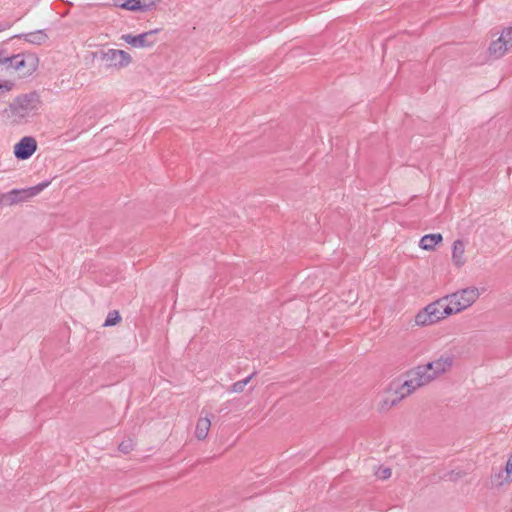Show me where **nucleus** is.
<instances>
[{"instance_id": "nucleus-21", "label": "nucleus", "mask_w": 512, "mask_h": 512, "mask_svg": "<svg viewBox=\"0 0 512 512\" xmlns=\"http://www.w3.org/2000/svg\"><path fill=\"white\" fill-rule=\"evenodd\" d=\"M121 321V316L117 310L110 311L103 324L104 327H110L118 324Z\"/></svg>"}, {"instance_id": "nucleus-12", "label": "nucleus", "mask_w": 512, "mask_h": 512, "mask_svg": "<svg viewBox=\"0 0 512 512\" xmlns=\"http://www.w3.org/2000/svg\"><path fill=\"white\" fill-rule=\"evenodd\" d=\"M453 364V356L449 354L441 355L435 361L427 363V367L432 374H435V378L440 374L446 372Z\"/></svg>"}, {"instance_id": "nucleus-15", "label": "nucleus", "mask_w": 512, "mask_h": 512, "mask_svg": "<svg viewBox=\"0 0 512 512\" xmlns=\"http://www.w3.org/2000/svg\"><path fill=\"white\" fill-rule=\"evenodd\" d=\"M440 233L424 235L419 242V246L424 250H433L435 246L442 241Z\"/></svg>"}, {"instance_id": "nucleus-10", "label": "nucleus", "mask_w": 512, "mask_h": 512, "mask_svg": "<svg viewBox=\"0 0 512 512\" xmlns=\"http://www.w3.org/2000/svg\"><path fill=\"white\" fill-rule=\"evenodd\" d=\"M37 149V142L33 137H23L14 146V155L19 160H26L30 158Z\"/></svg>"}, {"instance_id": "nucleus-6", "label": "nucleus", "mask_w": 512, "mask_h": 512, "mask_svg": "<svg viewBox=\"0 0 512 512\" xmlns=\"http://www.w3.org/2000/svg\"><path fill=\"white\" fill-rule=\"evenodd\" d=\"M512 47V26L502 30L498 39L491 42L488 47L489 55L494 59L503 57Z\"/></svg>"}, {"instance_id": "nucleus-19", "label": "nucleus", "mask_w": 512, "mask_h": 512, "mask_svg": "<svg viewBox=\"0 0 512 512\" xmlns=\"http://www.w3.org/2000/svg\"><path fill=\"white\" fill-rule=\"evenodd\" d=\"M430 311L428 312L427 308L424 307L422 310H420L416 316H415V323L418 326H427L434 324V321H432V317L430 315Z\"/></svg>"}, {"instance_id": "nucleus-2", "label": "nucleus", "mask_w": 512, "mask_h": 512, "mask_svg": "<svg viewBox=\"0 0 512 512\" xmlns=\"http://www.w3.org/2000/svg\"><path fill=\"white\" fill-rule=\"evenodd\" d=\"M39 59L34 53H19L3 57V71H15L20 77L31 76L38 68Z\"/></svg>"}, {"instance_id": "nucleus-11", "label": "nucleus", "mask_w": 512, "mask_h": 512, "mask_svg": "<svg viewBox=\"0 0 512 512\" xmlns=\"http://www.w3.org/2000/svg\"><path fill=\"white\" fill-rule=\"evenodd\" d=\"M159 29H154L148 32L141 33L133 36L131 34L122 35L121 39L133 47H151L154 45L155 40H151V36L158 33Z\"/></svg>"}, {"instance_id": "nucleus-13", "label": "nucleus", "mask_w": 512, "mask_h": 512, "mask_svg": "<svg viewBox=\"0 0 512 512\" xmlns=\"http://www.w3.org/2000/svg\"><path fill=\"white\" fill-rule=\"evenodd\" d=\"M14 38L24 39L28 43L35 44V45H41L46 42V40L48 39V36L44 30H37L35 32L18 34V35H14L13 37H11V39H14Z\"/></svg>"}, {"instance_id": "nucleus-3", "label": "nucleus", "mask_w": 512, "mask_h": 512, "mask_svg": "<svg viewBox=\"0 0 512 512\" xmlns=\"http://www.w3.org/2000/svg\"><path fill=\"white\" fill-rule=\"evenodd\" d=\"M479 291L475 287H469L445 296L454 314L470 307L478 298Z\"/></svg>"}, {"instance_id": "nucleus-25", "label": "nucleus", "mask_w": 512, "mask_h": 512, "mask_svg": "<svg viewBox=\"0 0 512 512\" xmlns=\"http://www.w3.org/2000/svg\"><path fill=\"white\" fill-rule=\"evenodd\" d=\"M391 474L392 472L390 468H380L376 473L377 477L382 480L390 478Z\"/></svg>"}, {"instance_id": "nucleus-16", "label": "nucleus", "mask_w": 512, "mask_h": 512, "mask_svg": "<svg viewBox=\"0 0 512 512\" xmlns=\"http://www.w3.org/2000/svg\"><path fill=\"white\" fill-rule=\"evenodd\" d=\"M211 420L208 417L200 418L196 425L195 436L199 440H204L209 432Z\"/></svg>"}, {"instance_id": "nucleus-5", "label": "nucleus", "mask_w": 512, "mask_h": 512, "mask_svg": "<svg viewBox=\"0 0 512 512\" xmlns=\"http://www.w3.org/2000/svg\"><path fill=\"white\" fill-rule=\"evenodd\" d=\"M50 181H44L36 186H32L24 189H13L6 193V198L8 200V205H14L20 202L28 201L29 199L37 196L40 192H42L46 187H48Z\"/></svg>"}, {"instance_id": "nucleus-7", "label": "nucleus", "mask_w": 512, "mask_h": 512, "mask_svg": "<svg viewBox=\"0 0 512 512\" xmlns=\"http://www.w3.org/2000/svg\"><path fill=\"white\" fill-rule=\"evenodd\" d=\"M408 379L410 387L419 388L430 383L435 379V374H432L427 365H419L408 372Z\"/></svg>"}, {"instance_id": "nucleus-24", "label": "nucleus", "mask_w": 512, "mask_h": 512, "mask_svg": "<svg viewBox=\"0 0 512 512\" xmlns=\"http://www.w3.org/2000/svg\"><path fill=\"white\" fill-rule=\"evenodd\" d=\"M133 446H134V445H133L132 441H131V440H128V441H123V442H121V443L119 444V446H118V449H119V451H121V452H123V453L127 454V453H129L130 451H132V450H133Z\"/></svg>"}, {"instance_id": "nucleus-28", "label": "nucleus", "mask_w": 512, "mask_h": 512, "mask_svg": "<svg viewBox=\"0 0 512 512\" xmlns=\"http://www.w3.org/2000/svg\"><path fill=\"white\" fill-rule=\"evenodd\" d=\"M6 197H7L6 193L0 194V206L1 205L9 206L8 205V200H7Z\"/></svg>"}, {"instance_id": "nucleus-22", "label": "nucleus", "mask_w": 512, "mask_h": 512, "mask_svg": "<svg viewBox=\"0 0 512 512\" xmlns=\"http://www.w3.org/2000/svg\"><path fill=\"white\" fill-rule=\"evenodd\" d=\"M14 88V83L12 81H0V98L5 96Z\"/></svg>"}, {"instance_id": "nucleus-27", "label": "nucleus", "mask_w": 512, "mask_h": 512, "mask_svg": "<svg viewBox=\"0 0 512 512\" xmlns=\"http://www.w3.org/2000/svg\"><path fill=\"white\" fill-rule=\"evenodd\" d=\"M505 472L512 476V455L509 457L506 466H505Z\"/></svg>"}, {"instance_id": "nucleus-20", "label": "nucleus", "mask_w": 512, "mask_h": 512, "mask_svg": "<svg viewBox=\"0 0 512 512\" xmlns=\"http://www.w3.org/2000/svg\"><path fill=\"white\" fill-rule=\"evenodd\" d=\"M257 372L254 371L252 374H250L248 377H246L243 380L237 381L233 383L228 391L231 393H241L244 391L245 386L256 376Z\"/></svg>"}, {"instance_id": "nucleus-9", "label": "nucleus", "mask_w": 512, "mask_h": 512, "mask_svg": "<svg viewBox=\"0 0 512 512\" xmlns=\"http://www.w3.org/2000/svg\"><path fill=\"white\" fill-rule=\"evenodd\" d=\"M428 312L430 311V315L432 317V321L434 323L444 319L445 317L454 314L450 304L447 302L446 298L443 297L434 301L426 306Z\"/></svg>"}, {"instance_id": "nucleus-8", "label": "nucleus", "mask_w": 512, "mask_h": 512, "mask_svg": "<svg viewBox=\"0 0 512 512\" xmlns=\"http://www.w3.org/2000/svg\"><path fill=\"white\" fill-rule=\"evenodd\" d=\"M390 390H393L392 397H387L384 401L385 405L389 407L396 406L402 399L413 393L416 388L410 387L409 379L402 384L392 383Z\"/></svg>"}, {"instance_id": "nucleus-14", "label": "nucleus", "mask_w": 512, "mask_h": 512, "mask_svg": "<svg viewBox=\"0 0 512 512\" xmlns=\"http://www.w3.org/2000/svg\"><path fill=\"white\" fill-rule=\"evenodd\" d=\"M465 245L460 239L455 240L452 247V261L457 267H462L466 259L464 257Z\"/></svg>"}, {"instance_id": "nucleus-4", "label": "nucleus", "mask_w": 512, "mask_h": 512, "mask_svg": "<svg viewBox=\"0 0 512 512\" xmlns=\"http://www.w3.org/2000/svg\"><path fill=\"white\" fill-rule=\"evenodd\" d=\"M93 56L104 61L107 68L121 69L127 67L132 61L129 53L118 49L101 50L95 52Z\"/></svg>"}, {"instance_id": "nucleus-26", "label": "nucleus", "mask_w": 512, "mask_h": 512, "mask_svg": "<svg viewBox=\"0 0 512 512\" xmlns=\"http://www.w3.org/2000/svg\"><path fill=\"white\" fill-rule=\"evenodd\" d=\"M446 476L449 477V480L451 481H456L457 479L461 478L464 476V473L461 472V471H458V472H455V471H451L449 472Z\"/></svg>"}, {"instance_id": "nucleus-18", "label": "nucleus", "mask_w": 512, "mask_h": 512, "mask_svg": "<svg viewBox=\"0 0 512 512\" xmlns=\"http://www.w3.org/2000/svg\"><path fill=\"white\" fill-rule=\"evenodd\" d=\"M114 6L129 10V11H142L141 5L139 3V0H113Z\"/></svg>"}, {"instance_id": "nucleus-23", "label": "nucleus", "mask_w": 512, "mask_h": 512, "mask_svg": "<svg viewBox=\"0 0 512 512\" xmlns=\"http://www.w3.org/2000/svg\"><path fill=\"white\" fill-rule=\"evenodd\" d=\"M160 1L161 0H139V3L141 5L142 11H148L154 8Z\"/></svg>"}, {"instance_id": "nucleus-1", "label": "nucleus", "mask_w": 512, "mask_h": 512, "mask_svg": "<svg viewBox=\"0 0 512 512\" xmlns=\"http://www.w3.org/2000/svg\"><path fill=\"white\" fill-rule=\"evenodd\" d=\"M40 106V95L36 91L20 94L3 110L2 116L10 125H21L36 115Z\"/></svg>"}, {"instance_id": "nucleus-29", "label": "nucleus", "mask_w": 512, "mask_h": 512, "mask_svg": "<svg viewBox=\"0 0 512 512\" xmlns=\"http://www.w3.org/2000/svg\"><path fill=\"white\" fill-rule=\"evenodd\" d=\"M11 27V24L8 22L0 23V32L9 29Z\"/></svg>"}, {"instance_id": "nucleus-17", "label": "nucleus", "mask_w": 512, "mask_h": 512, "mask_svg": "<svg viewBox=\"0 0 512 512\" xmlns=\"http://www.w3.org/2000/svg\"><path fill=\"white\" fill-rule=\"evenodd\" d=\"M490 481H491L492 487L500 488V487L512 482V476L507 474L505 472V470L504 471L501 470V471L491 475Z\"/></svg>"}]
</instances>
